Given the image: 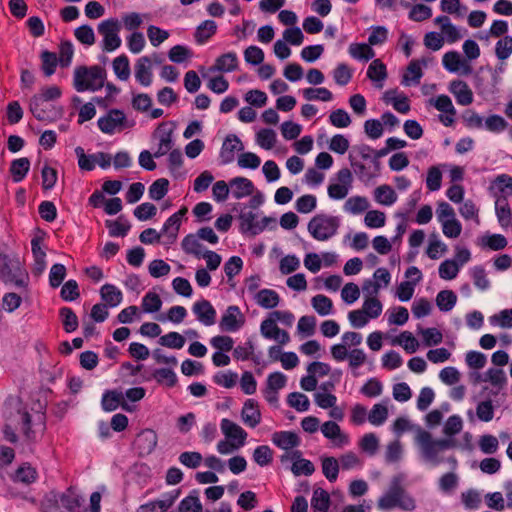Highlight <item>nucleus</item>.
Wrapping results in <instances>:
<instances>
[{
	"label": "nucleus",
	"instance_id": "f257e3e1",
	"mask_svg": "<svg viewBox=\"0 0 512 512\" xmlns=\"http://www.w3.org/2000/svg\"><path fill=\"white\" fill-rule=\"evenodd\" d=\"M20 426L21 431L28 440H34L45 429V418L41 413L30 415L27 411L17 408L6 417V424L3 430L5 439L11 443L17 441L15 430Z\"/></svg>",
	"mask_w": 512,
	"mask_h": 512
},
{
	"label": "nucleus",
	"instance_id": "f03ea898",
	"mask_svg": "<svg viewBox=\"0 0 512 512\" xmlns=\"http://www.w3.org/2000/svg\"><path fill=\"white\" fill-rule=\"evenodd\" d=\"M416 443L420 448L422 457L434 466L443 462V459L439 456L441 452L456 446L454 439H434L430 432L422 429L416 435Z\"/></svg>",
	"mask_w": 512,
	"mask_h": 512
},
{
	"label": "nucleus",
	"instance_id": "7ed1b4c3",
	"mask_svg": "<svg viewBox=\"0 0 512 512\" xmlns=\"http://www.w3.org/2000/svg\"><path fill=\"white\" fill-rule=\"evenodd\" d=\"M378 507L383 510L398 507L405 511H412L416 508V503L403 488L400 481L394 479L387 492L379 498Z\"/></svg>",
	"mask_w": 512,
	"mask_h": 512
},
{
	"label": "nucleus",
	"instance_id": "20e7f679",
	"mask_svg": "<svg viewBox=\"0 0 512 512\" xmlns=\"http://www.w3.org/2000/svg\"><path fill=\"white\" fill-rule=\"evenodd\" d=\"M340 226V219L324 213L316 214L308 223V231L312 237L319 241H325L333 237Z\"/></svg>",
	"mask_w": 512,
	"mask_h": 512
},
{
	"label": "nucleus",
	"instance_id": "39448f33",
	"mask_svg": "<svg viewBox=\"0 0 512 512\" xmlns=\"http://www.w3.org/2000/svg\"><path fill=\"white\" fill-rule=\"evenodd\" d=\"M0 263V277L7 283L17 287H24L28 280V274L20 261L16 258H3Z\"/></svg>",
	"mask_w": 512,
	"mask_h": 512
},
{
	"label": "nucleus",
	"instance_id": "423d86ee",
	"mask_svg": "<svg viewBox=\"0 0 512 512\" xmlns=\"http://www.w3.org/2000/svg\"><path fill=\"white\" fill-rule=\"evenodd\" d=\"M120 29V23L116 18H109L98 24V32L103 35L102 49L104 51L112 52L120 47Z\"/></svg>",
	"mask_w": 512,
	"mask_h": 512
},
{
	"label": "nucleus",
	"instance_id": "0eeeda50",
	"mask_svg": "<svg viewBox=\"0 0 512 512\" xmlns=\"http://www.w3.org/2000/svg\"><path fill=\"white\" fill-rule=\"evenodd\" d=\"M61 506L70 512H96V492L90 495V508H83L84 499L76 491L69 489L58 495Z\"/></svg>",
	"mask_w": 512,
	"mask_h": 512
},
{
	"label": "nucleus",
	"instance_id": "6e6552de",
	"mask_svg": "<svg viewBox=\"0 0 512 512\" xmlns=\"http://www.w3.org/2000/svg\"><path fill=\"white\" fill-rule=\"evenodd\" d=\"M96 65L77 66L73 75V86L77 92L96 90Z\"/></svg>",
	"mask_w": 512,
	"mask_h": 512
},
{
	"label": "nucleus",
	"instance_id": "1a4fd4ad",
	"mask_svg": "<svg viewBox=\"0 0 512 512\" xmlns=\"http://www.w3.org/2000/svg\"><path fill=\"white\" fill-rule=\"evenodd\" d=\"M187 213V208L183 207L179 211L172 214L163 224L159 234H161V243L169 246L173 244L178 236L182 217Z\"/></svg>",
	"mask_w": 512,
	"mask_h": 512
},
{
	"label": "nucleus",
	"instance_id": "9d476101",
	"mask_svg": "<svg viewBox=\"0 0 512 512\" xmlns=\"http://www.w3.org/2000/svg\"><path fill=\"white\" fill-rule=\"evenodd\" d=\"M338 183H331L328 186V195L331 199H344L352 187L353 176L348 168H342L336 173Z\"/></svg>",
	"mask_w": 512,
	"mask_h": 512
},
{
	"label": "nucleus",
	"instance_id": "9b49d317",
	"mask_svg": "<svg viewBox=\"0 0 512 512\" xmlns=\"http://www.w3.org/2000/svg\"><path fill=\"white\" fill-rule=\"evenodd\" d=\"M126 116L120 109H111L106 115L98 118V128L106 134H114L126 127Z\"/></svg>",
	"mask_w": 512,
	"mask_h": 512
},
{
	"label": "nucleus",
	"instance_id": "f8f14e48",
	"mask_svg": "<svg viewBox=\"0 0 512 512\" xmlns=\"http://www.w3.org/2000/svg\"><path fill=\"white\" fill-rule=\"evenodd\" d=\"M245 323V316L241 312L240 308L236 305H230L223 313L219 327L225 332H236Z\"/></svg>",
	"mask_w": 512,
	"mask_h": 512
},
{
	"label": "nucleus",
	"instance_id": "ddd939ff",
	"mask_svg": "<svg viewBox=\"0 0 512 512\" xmlns=\"http://www.w3.org/2000/svg\"><path fill=\"white\" fill-rule=\"evenodd\" d=\"M220 428L225 437L236 444V448L245 445L248 434L240 425L230 419L223 418Z\"/></svg>",
	"mask_w": 512,
	"mask_h": 512
},
{
	"label": "nucleus",
	"instance_id": "4468645a",
	"mask_svg": "<svg viewBox=\"0 0 512 512\" xmlns=\"http://www.w3.org/2000/svg\"><path fill=\"white\" fill-rule=\"evenodd\" d=\"M181 246L183 251L188 255L193 256H220L218 253L212 250H208L197 237L195 233L187 234L182 242Z\"/></svg>",
	"mask_w": 512,
	"mask_h": 512
},
{
	"label": "nucleus",
	"instance_id": "2eb2a0df",
	"mask_svg": "<svg viewBox=\"0 0 512 512\" xmlns=\"http://www.w3.org/2000/svg\"><path fill=\"white\" fill-rule=\"evenodd\" d=\"M192 311L196 319L205 326H212L216 322V310L210 301L201 299L196 301L192 306Z\"/></svg>",
	"mask_w": 512,
	"mask_h": 512
},
{
	"label": "nucleus",
	"instance_id": "dca6fc26",
	"mask_svg": "<svg viewBox=\"0 0 512 512\" xmlns=\"http://www.w3.org/2000/svg\"><path fill=\"white\" fill-rule=\"evenodd\" d=\"M349 160L350 165L354 169V172L356 173L358 178L363 182H369L373 178L377 177L381 172L380 159L374 157L372 158V171H369V169L362 162L356 161L352 153L349 155Z\"/></svg>",
	"mask_w": 512,
	"mask_h": 512
},
{
	"label": "nucleus",
	"instance_id": "f3484780",
	"mask_svg": "<svg viewBox=\"0 0 512 512\" xmlns=\"http://www.w3.org/2000/svg\"><path fill=\"white\" fill-rule=\"evenodd\" d=\"M158 437L154 430L144 429L135 439V447L141 456L151 454L157 446Z\"/></svg>",
	"mask_w": 512,
	"mask_h": 512
},
{
	"label": "nucleus",
	"instance_id": "a211bd4d",
	"mask_svg": "<svg viewBox=\"0 0 512 512\" xmlns=\"http://www.w3.org/2000/svg\"><path fill=\"white\" fill-rule=\"evenodd\" d=\"M243 149L244 146L237 135H227L220 150L221 164H229L233 162L235 159V151H241Z\"/></svg>",
	"mask_w": 512,
	"mask_h": 512
},
{
	"label": "nucleus",
	"instance_id": "6ab92c4d",
	"mask_svg": "<svg viewBox=\"0 0 512 512\" xmlns=\"http://www.w3.org/2000/svg\"><path fill=\"white\" fill-rule=\"evenodd\" d=\"M241 417L246 426L250 428L258 426L262 419L258 402L254 399H247L243 405Z\"/></svg>",
	"mask_w": 512,
	"mask_h": 512
},
{
	"label": "nucleus",
	"instance_id": "aec40b11",
	"mask_svg": "<svg viewBox=\"0 0 512 512\" xmlns=\"http://www.w3.org/2000/svg\"><path fill=\"white\" fill-rule=\"evenodd\" d=\"M134 70L135 79L140 85L144 87L151 85L153 73L151 69V60L148 56L140 57L135 63Z\"/></svg>",
	"mask_w": 512,
	"mask_h": 512
},
{
	"label": "nucleus",
	"instance_id": "412c9836",
	"mask_svg": "<svg viewBox=\"0 0 512 512\" xmlns=\"http://www.w3.org/2000/svg\"><path fill=\"white\" fill-rule=\"evenodd\" d=\"M449 91L460 105L467 106L473 102V93L465 81L459 79L451 81Z\"/></svg>",
	"mask_w": 512,
	"mask_h": 512
},
{
	"label": "nucleus",
	"instance_id": "4be33fe9",
	"mask_svg": "<svg viewBox=\"0 0 512 512\" xmlns=\"http://www.w3.org/2000/svg\"><path fill=\"white\" fill-rule=\"evenodd\" d=\"M470 258H455L449 259L447 258L443 261L439 266V276L444 280H452L457 277L461 267L469 260Z\"/></svg>",
	"mask_w": 512,
	"mask_h": 512
},
{
	"label": "nucleus",
	"instance_id": "5701e85b",
	"mask_svg": "<svg viewBox=\"0 0 512 512\" xmlns=\"http://www.w3.org/2000/svg\"><path fill=\"white\" fill-rule=\"evenodd\" d=\"M442 64L447 71L452 73L457 72L460 67H463L465 74L472 72V67L467 64L465 60H462L460 54L456 51H449L445 53L442 59Z\"/></svg>",
	"mask_w": 512,
	"mask_h": 512
},
{
	"label": "nucleus",
	"instance_id": "b1692460",
	"mask_svg": "<svg viewBox=\"0 0 512 512\" xmlns=\"http://www.w3.org/2000/svg\"><path fill=\"white\" fill-rule=\"evenodd\" d=\"M229 185L232 188V195L235 199H242L252 195L255 189L250 179L240 176L233 178Z\"/></svg>",
	"mask_w": 512,
	"mask_h": 512
},
{
	"label": "nucleus",
	"instance_id": "393cba45",
	"mask_svg": "<svg viewBox=\"0 0 512 512\" xmlns=\"http://www.w3.org/2000/svg\"><path fill=\"white\" fill-rule=\"evenodd\" d=\"M272 442L283 450H289L300 445V438L295 432L279 431L272 435Z\"/></svg>",
	"mask_w": 512,
	"mask_h": 512
},
{
	"label": "nucleus",
	"instance_id": "a878e982",
	"mask_svg": "<svg viewBox=\"0 0 512 512\" xmlns=\"http://www.w3.org/2000/svg\"><path fill=\"white\" fill-rule=\"evenodd\" d=\"M237 68V54L235 52H227L217 57L214 66L210 70L229 73L235 71Z\"/></svg>",
	"mask_w": 512,
	"mask_h": 512
},
{
	"label": "nucleus",
	"instance_id": "bb28decb",
	"mask_svg": "<svg viewBox=\"0 0 512 512\" xmlns=\"http://www.w3.org/2000/svg\"><path fill=\"white\" fill-rule=\"evenodd\" d=\"M166 123H161L158 128L155 130L154 134H160L159 146L157 151L154 153L155 158H159L164 156L168 151L171 150L173 146L172 141V129L166 130Z\"/></svg>",
	"mask_w": 512,
	"mask_h": 512
},
{
	"label": "nucleus",
	"instance_id": "cd10ccee",
	"mask_svg": "<svg viewBox=\"0 0 512 512\" xmlns=\"http://www.w3.org/2000/svg\"><path fill=\"white\" fill-rule=\"evenodd\" d=\"M100 296L103 304L110 308L117 307L123 299L121 290L112 284H105L100 289Z\"/></svg>",
	"mask_w": 512,
	"mask_h": 512
},
{
	"label": "nucleus",
	"instance_id": "c85d7f7f",
	"mask_svg": "<svg viewBox=\"0 0 512 512\" xmlns=\"http://www.w3.org/2000/svg\"><path fill=\"white\" fill-rule=\"evenodd\" d=\"M105 226L112 237H125L131 229V224L125 215H120L115 220H106Z\"/></svg>",
	"mask_w": 512,
	"mask_h": 512
},
{
	"label": "nucleus",
	"instance_id": "c756f323",
	"mask_svg": "<svg viewBox=\"0 0 512 512\" xmlns=\"http://www.w3.org/2000/svg\"><path fill=\"white\" fill-rule=\"evenodd\" d=\"M102 408L105 411H114L117 409L120 405L123 409L127 411H132L127 404L124 402V396L122 393H118L116 391H107L103 394L102 400H101Z\"/></svg>",
	"mask_w": 512,
	"mask_h": 512
},
{
	"label": "nucleus",
	"instance_id": "7c9ffc66",
	"mask_svg": "<svg viewBox=\"0 0 512 512\" xmlns=\"http://www.w3.org/2000/svg\"><path fill=\"white\" fill-rule=\"evenodd\" d=\"M82 99L79 96H73L72 103L75 107L80 106L79 114H78V123L82 124L86 121L91 120L96 114V107L94 102H96V97H93L89 102L82 104Z\"/></svg>",
	"mask_w": 512,
	"mask_h": 512
},
{
	"label": "nucleus",
	"instance_id": "2f4dec72",
	"mask_svg": "<svg viewBox=\"0 0 512 512\" xmlns=\"http://www.w3.org/2000/svg\"><path fill=\"white\" fill-rule=\"evenodd\" d=\"M301 455L302 453L299 450L292 452V457L295 458L296 461L292 464L291 471L295 476H310L314 473L315 467L310 460L301 458Z\"/></svg>",
	"mask_w": 512,
	"mask_h": 512
},
{
	"label": "nucleus",
	"instance_id": "473e14b6",
	"mask_svg": "<svg viewBox=\"0 0 512 512\" xmlns=\"http://www.w3.org/2000/svg\"><path fill=\"white\" fill-rule=\"evenodd\" d=\"M255 301L262 308L273 309L278 306L280 297L275 290L264 288L256 293Z\"/></svg>",
	"mask_w": 512,
	"mask_h": 512
},
{
	"label": "nucleus",
	"instance_id": "72a5a7b5",
	"mask_svg": "<svg viewBox=\"0 0 512 512\" xmlns=\"http://www.w3.org/2000/svg\"><path fill=\"white\" fill-rule=\"evenodd\" d=\"M478 244L484 249L499 251L507 246V239L501 234L486 233L478 239Z\"/></svg>",
	"mask_w": 512,
	"mask_h": 512
},
{
	"label": "nucleus",
	"instance_id": "f704fd0d",
	"mask_svg": "<svg viewBox=\"0 0 512 512\" xmlns=\"http://www.w3.org/2000/svg\"><path fill=\"white\" fill-rule=\"evenodd\" d=\"M397 93V89H390L384 93V101L386 103H392L393 108L402 114H406L410 111V103L407 96L402 95L397 98L395 95Z\"/></svg>",
	"mask_w": 512,
	"mask_h": 512
},
{
	"label": "nucleus",
	"instance_id": "c9c22d12",
	"mask_svg": "<svg viewBox=\"0 0 512 512\" xmlns=\"http://www.w3.org/2000/svg\"><path fill=\"white\" fill-rule=\"evenodd\" d=\"M30 169V160L26 157L14 159L10 165V173L15 183L21 182Z\"/></svg>",
	"mask_w": 512,
	"mask_h": 512
},
{
	"label": "nucleus",
	"instance_id": "e433bc0d",
	"mask_svg": "<svg viewBox=\"0 0 512 512\" xmlns=\"http://www.w3.org/2000/svg\"><path fill=\"white\" fill-rule=\"evenodd\" d=\"M217 31V24L214 20H205L197 28L194 34L198 44L206 43Z\"/></svg>",
	"mask_w": 512,
	"mask_h": 512
},
{
	"label": "nucleus",
	"instance_id": "4c0bfd02",
	"mask_svg": "<svg viewBox=\"0 0 512 512\" xmlns=\"http://www.w3.org/2000/svg\"><path fill=\"white\" fill-rule=\"evenodd\" d=\"M47 102L41 101V98L32 97L30 100V111L33 116L40 121L51 120V109Z\"/></svg>",
	"mask_w": 512,
	"mask_h": 512
},
{
	"label": "nucleus",
	"instance_id": "58836bf2",
	"mask_svg": "<svg viewBox=\"0 0 512 512\" xmlns=\"http://www.w3.org/2000/svg\"><path fill=\"white\" fill-rule=\"evenodd\" d=\"M254 343L248 339L243 345H238L233 349V357L236 360L246 361L251 359L253 362L259 364V357L254 354Z\"/></svg>",
	"mask_w": 512,
	"mask_h": 512
},
{
	"label": "nucleus",
	"instance_id": "ea45409f",
	"mask_svg": "<svg viewBox=\"0 0 512 512\" xmlns=\"http://www.w3.org/2000/svg\"><path fill=\"white\" fill-rule=\"evenodd\" d=\"M374 199L382 205L391 206L396 202L397 194L391 186L383 184L374 190Z\"/></svg>",
	"mask_w": 512,
	"mask_h": 512
},
{
	"label": "nucleus",
	"instance_id": "a19ab883",
	"mask_svg": "<svg viewBox=\"0 0 512 512\" xmlns=\"http://www.w3.org/2000/svg\"><path fill=\"white\" fill-rule=\"evenodd\" d=\"M349 54L352 58L369 61L375 56V52L368 43H352L349 46Z\"/></svg>",
	"mask_w": 512,
	"mask_h": 512
},
{
	"label": "nucleus",
	"instance_id": "79ce46f5",
	"mask_svg": "<svg viewBox=\"0 0 512 512\" xmlns=\"http://www.w3.org/2000/svg\"><path fill=\"white\" fill-rule=\"evenodd\" d=\"M112 67L115 75L121 81H126L129 79L131 70H130V62L127 55L122 54L116 57L112 62Z\"/></svg>",
	"mask_w": 512,
	"mask_h": 512
},
{
	"label": "nucleus",
	"instance_id": "37998d69",
	"mask_svg": "<svg viewBox=\"0 0 512 512\" xmlns=\"http://www.w3.org/2000/svg\"><path fill=\"white\" fill-rule=\"evenodd\" d=\"M421 64L426 66L427 61L424 58H422L421 60H412L407 67V71L412 74V78H409L407 75H403L401 84L407 86L410 85V81H413L415 84H419L420 79L423 76Z\"/></svg>",
	"mask_w": 512,
	"mask_h": 512
},
{
	"label": "nucleus",
	"instance_id": "c03bdc74",
	"mask_svg": "<svg viewBox=\"0 0 512 512\" xmlns=\"http://www.w3.org/2000/svg\"><path fill=\"white\" fill-rule=\"evenodd\" d=\"M330 505V497L329 494L321 489L318 488L314 490L312 499H311V506L313 508L314 512H327Z\"/></svg>",
	"mask_w": 512,
	"mask_h": 512
},
{
	"label": "nucleus",
	"instance_id": "a18cd8bd",
	"mask_svg": "<svg viewBox=\"0 0 512 512\" xmlns=\"http://www.w3.org/2000/svg\"><path fill=\"white\" fill-rule=\"evenodd\" d=\"M456 302L457 296L452 290H441L436 296V305L443 312L452 310Z\"/></svg>",
	"mask_w": 512,
	"mask_h": 512
},
{
	"label": "nucleus",
	"instance_id": "49530a36",
	"mask_svg": "<svg viewBox=\"0 0 512 512\" xmlns=\"http://www.w3.org/2000/svg\"><path fill=\"white\" fill-rule=\"evenodd\" d=\"M240 226L242 231L248 232L251 235H258L261 233V228L258 227L259 221H256V215L252 211L243 212L239 216Z\"/></svg>",
	"mask_w": 512,
	"mask_h": 512
},
{
	"label": "nucleus",
	"instance_id": "de8ad7c7",
	"mask_svg": "<svg viewBox=\"0 0 512 512\" xmlns=\"http://www.w3.org/2000/svg\"><path fill=\"white\" fill-rule=\"evenodd\" d=\"M153 378L157 383L165 385L166 387L172 388L177 384V375L170 368H159L154 370L152 374Z\"/></svg>",
	"mask_w": 512,
	"mask_h": 512
},
{
	"label": "nucleus",
	"instance_id": "09e8293b",
	"mask_svg": "<svg viewBox=\"0 0 512 512\" xmlns=\"http://www.w3.org/2000/svg\"><path fill=\"white\" fill-rule=\"evenodd\" d=\"M256 141L261 148L270 150L276 144V132L270 128H262L256 134Z\"/></svg>",
	"mask_w": 512,
	"mask_h": 512
},
{
	"label": "nucleus",
	"instance_id": "8fccbe9b",
	"mask_svg": "<svg viewBox=\"0 0 512 512\" xmlns=\"http://www.w3.org/2000/svg\"><path fill=\"white\" fill-rule=\"evenodd\" d=\"M311 304L315 311L321 316H326L333 312L332 300L323 294L315 295L311 300Z\"/></svg>",
	"mask_w": 512,
	"mask_h": 512
},
{
	"label": "nucleus",
	"instance_id": "3c124183",
	"mask_svg": "<svg viewBox=\"0 0 512 512\" xmlns=\"http://www.w3.org/2000/svg\"><path fill=\"white\" fill-rule=\"evenodd\" d=\"M303 97L308 101L320 100L323 102H329L333 99V94L325 87L306 88L303 90Z\"/></svg>",
	"mask_w": 512,
	"mask_h": 512
},
{
	"label": "nucleus",
	"instance_id": "603ef678",
	"mask_svg": "<svg viewBox=\"0 0 512 512\" xmlns=\"http://www.w3.org/2000/svg\"><path fill=\"white\" fill-rule=\"evenodd\" d=\"M75 154L78 160V166L81 171H92L96 167V156L86 154L81 146L75 148Z\"/></svg>",
	"mask_w": 512,
	"mask_h": 512
},
{
	"label": "nucleus",
	"instance_id": "864d4df0",
	"mask_svg": "<svg viewBox=\"0 0 512 512\" xmlns=\"http://www.w3.org/2000/svg\"><path fill=\"white\" fill-rule=\"evenodd\" d=\"M64 330L67 333H72L78 328V317L69 307H63L59 311Z\"/></svg>",
	"mask_w": 512,
	"mask_h": 512
},
{
	"label": "nucleus",
	"instance_id": "5fc2aeb1",
	"mask_svg": "<svg viewBox=\"0 0 512 512\" xmlns=\"http://www.w3.org/2000/svg\"><path fill=\"white\" fill-rule=\"evenodd\" d=\"M98 204L103 205L104 212L107 215H116L122 208V200L118 197L105 198L104 195L98 191Z\"/></svg>",
	"mask_w": 512,
	"mask_h": 512
},
{
	"label": "nucleus",
	"instance_id": "6e6d98bb",
	"mask_svg": "<svg viewBox=\"0 0 512 512\" xmlns=\"http://www.w3.org/2000/svg\"><path fill=\"white\" fill-rule=\"evenodd\" d=\"M367 77L375 82H381L387 77L386 65L380 59H374L367 70Z\"/></svg>",
	"mask_w": 512,
	"mask_h": 512
},
{
	"label": "nucleus",
	"instance_id": "4d7b16f0",
	"mask_svg": "<svg viewBox=\"0 0 512 512\" xmlns=\"http://www.w3.org/2000/svg\"><path fill=\"white\" fill-rule=\"evenodd\" d=\"M253 460L261 467L268 466L273 461V451L268 445L257 446L253 452Z\"/></svg>",
	"mask_w": 512,
	"mask_h": 512
},
{
	"label": "nucleus",
	"instance_id": "13d9d810",
	"mask_svg": "<svg viewBox=\"0 0 512 512\" xmlns=\"http://www.w3.org/2000/svg\"><path fill=\"white\" fill-rule=\"evenodd\" d=\"M495 209L499 223L502 226L507 225L512 218L511 209L509 207L507 198L499 197L495 202Z\"/></svg>",
	"mask_w": 512,
	"mask_h": 512
},
{
	"label": "nucleus",
	"instance_id": "bf43d9fd",
	"mask_svg": "<svg viewBox=\"0 0 512 512\" xmlns=\"http://www.w3.org/2000/svg\"><path fill=\"white\" fill-rule=\"evenodd\" d=\"M496 188L502 197L512 195V176L508 174L498 175L492 182L491 189Z\"/></svg>",
	"mask_w": 512,
	"mask_h": 512
},
{
	"label": "nucleus",
	"instance_id": "052dcab7",
	"mask_svg": "<svg viewBox=\"0 0 512 512\" xmlns=\"http://www.w3.org/2000/svg\"><path fill=\"white\" fill-rule=\"evenodd\" d=\"M287 403L298 412H305L309 409V398L300 392H292L287 397Z\"/></svg>",
	"mask_w": 512,
	"mask_h": 512
},
{
	"label": "nucleus",
	"instance_id": "680f3d73",
	"mask_svg": "<svg viewBox=\"0 0 512 512\" xmlns=\"http://www.w3.org/2000/svg\"><path fill=\"white\" fill-rule=\"evenodd\" d=\"M388 417V409L385 405L377 403L374 404L368 414V421L374 426L382 425Z\"/></svg>",
	"mask_w": 512,
	"mask_h": 512
},
{
	"label": "nucleus",
	"instance_id": "e2e57ef3",
	"mask_svg": "<svg viewBox=\"0 0 512 512\" xmlns=\"http://www.w3.org/2000/svg\"><path fill=\"white\" fill-rule=\"evenodd\" d=\"M159 344L171 349H181L185 344V338L178 332L172 331L161 336Z\"/></svg>",
	"mask_w": 512,
	"mask_h": 512
},
{
	"label": "nucleus",
	"instance_id": "0e129e2a",
	"mask_svg": "<svg viewBox=\"0 0 512 512\" xmlns=\"http://www.w3.org/2000/svg\"><path fill=\"white\" fill-rule=\"evenodd\" d=\"M322 471L329 482H335L338 478L339 463L334 457H325L322 460Z\"/></svg>",
	"mask_w": 512,
	"mask_h": 512
},
{
	"label": "nucleus",
	"instance_id": "69168bd1",
	"mask_svg": "<svg viewBox=\"0 0 512 512\" xmlns=\"http://www.w3.org/2000/svg\"><path fill=\"white\" fill-rule=\"evenodd\" d=\"M168 188L169 181L166 178H159L150 185L149 197L153 200L159 201L167 194Z\"/></svg>",
	"mask_w": 512,
	"mask_h": 512
},
{
	"label": "nucleus",
	"instance_id": "338daca9",
	"mask_svg": "<svg viewBox=\"0 0 512 512\" xmlns=\"http://www.w3.org/2000/svg\"><path fill=\"white\" fill-rule=\"evenodd\" d=\"M179 512H202V504L197 495L189 494L178 506Z\"/></svg>",
	"mask_w": 512,
	"mask_h": 512
},
{
	"label": "nucleus",
	"instance_id": "774afa93",
	"mask_svg": "<svg viewBox=\"0 0 512 512\" xmlns=\"http://www.w3.org/2000/svg\"><path fill=\"white\" fill-rule=\"evenodd\" d=\"M512 53V36H504L495 46V54L499 60H506Z\"/></svg>",
	"mask_w": 512,
	"mask_h": 512
}]
</instances>
